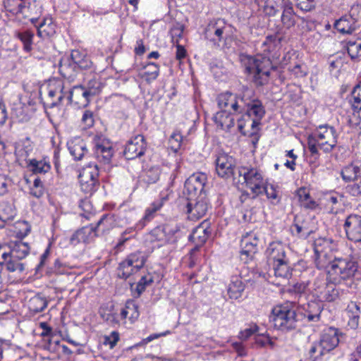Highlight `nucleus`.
I'll return each instance as SVG.
<instances>
[{"mask_svg": "<svg viewBox=\"0 0 361 361\" xmlns=\"http://www.w3.org/2000/svg\"><path fill=\"white\" fill-rule=\"evenodd\" d=\"M145 149L144 137L142 135H137L127 142L123 154L127 159H133L144 154Z\"/></svg>", "mask_w": 361, "mask_h": 361, "instance_id": "dca6fc26", "label": "nucleus"}, {"mask_svg": "<svg viewBox=\"0 0 361 361\" xmlns=\"http://www.w3.org/2000/svg\"><path fill=\"white\" fill-rule=\"evenodd\" d=\"M163 200H159L153 202L145 211V214L142 219L137 224L139 228H142L147 223L152 221L157 213L163 206Z\"/></svg>", "mask_w": 361, "mask_h": 361, "instance_id": "2f4dec72", "label": "nucleus"}, {"mask_svg": "<svg viewBox=\"0 0 361 361\" xmlns=\"http://www.w3.org/2000/svg\"><path fill=\"white\" fill-rule=\"evenodd\" d=\"M16 214L13 204L5 201L0 203V220L3 222L13 220Z\"/></svg>", "mask_w": 361, "mask_h": 361, "instance_id": "a19ab883", "label": "nucleus"}, {"mask_svg": "<svg viewBox=\"0 0 361 361\" xmlns=\"http://www.w3.org/2000/svg\"><path fill=\"white\" fill-rule=\"evenodd\" d=\"M336 285L331 282L327 284L324 276L317 278L314 282L313 295L318 298L319 302L335 301L338 299V294Z\"/></svg>", "mask_w": 361, "mask_h": 361, "instance_id": "f8f14e48", "label": "nucleus"}, {"mask_svg": "<svg viewBox=\"0 0 361 361\" xmlns=\"http://www.w3.org/2000/svg\"><path fill=\"white\" fill-rule=\"evenodd\" d=\"M341 200V198L338 194L330 193L326 195L322 201H324V204L329 209L330 212H335L334 206L337 205Z\"/></svg>", "mask_w": 361, "mask_h": 361, "instance_id": "603ef678", "label": "nucleus"}, {"mask_svg": "<svg viewBox=\"0 0 361 361\" xmlns=\"http://www.w3.org/2000/svg\"><path fill=\"white\" fill-rule=\"evenodd\" d=\"M153 282L152 276L150 275L143 276L141 277L140 281L137 282L135 292L137 293V297H139L142 293H143L146 287L150 285Z\"/></svg>", "mask_w": 361, "mask_h": 361, "instance_id": "4d7b16f0", "label": "nucleus"}, {"mask_svg": "<svg viewBox=\"0 0 361 361\" xmlns=\"http://www.w3.org/2000/svg\"><path fill=\"white\" fill-rule=\"evenodd\" d=\"M48 301L45 297L37 294L29 300L28 307L31 312L38 313L42 312L47 306Z\"/></svg>", "mask_w": 361, "mask_h": 361, "instance_id": "58836bf2", "label": "nucleus"}, {"mask_svg": "<svg viewBox=\"0 0 361 361\" xmlns=\"http://www.w3.org/2000/svg\"><path fill=\"white\" fill-rule=\"evenodd\" d=\"M347 313L349 317L348 325L352 329H356L358 326L360 307L355 302H352L347 307Z\"/></svg>", "mask_w": 361, "mask_h": 361, "instance_id": "ea45409f", "label": "nucleus"}, {"mask_svg": "<svg viewBox=\"0 0 361 361\" xmlns=\"http://www.w3.org/2000/svg\"><path fill=\"white\" fill-rule=\"evenodd\" d=\"M290 0H265L264 12L269 16H274L279 11L285 7V5L290 4Z\"/></svg>", "mask_w": 361, "mask_h": 361, "instance_id": "f704fd0d", "label": "nucleus"}, {"mask_svg": "<svg viewBox=\"0 0 361 361\" xmlns=\"http://www.w3.org/2000/svg\"><path fill=\"white\" fill-rule=\"evenodd\" d=\"M161 171L159 167L153 166L144 171L142 180L147 184L155 183L159 178Z\"/></svg>", "mask_w": 361, "mask_h": 361, "instance_id": "49530a36", "label": "nucleus"}, {"mask_svg": "<svg viewBox=\"0 0 361 361\" xmlns=\"http://www.w3.org/2000/svg\"><path fill=\"white\" fill-rule=\"evenodd\" d=\"M151 241H164L166 239L164 226H159L152 229L149 233Z\"/></svg>", "mask_w": 361, "mask_h": 361, "instance_id": "13d9d810", "label": "nucleus"}, {"mask_svg": "<svg viewBox=\"0 0 361 361\" xmlns=\"http://www.w3.org/2000/svg\"><path fill=\"white\" fill-rule=\"evenodd\" d=\"M335 28L343 34H351L356 30V20L351 16H344L336 20Z\"/></svg>", "mask_w": 361, "mask_h": 361, "instance_id": "cd10ccee", "label": "nucleus"}, {"mask_svg": "<svg viewBox=\"0 0 361 361\" xmlns=\"http://www.w3.org/2000/svg\"><path fill=\"white\" fill-rule=\"evenodd\" d=\"M276 37L274 36H268L262 43L264 52L270 53L275 47Z\"/></svg>", "mask_w": 361, "mask_h": 361, "instance_id": "338daca9", "label": "nucleus"}, {"mask_svg": "<svg viewBox=\"0 0 361 361\" xmlns=\"http://www.w3.org/2000/svg\"><path fill=\"white\" fill-rule=\"evenodd\" d=\"M87 231H89L86 228H82L75 231L70 238V243L73 245H76L81 241L85 242Z\"/></svg>", "mask_w": 361, "mask_h": 361, "instance_id": "bf43d9fd", "label": "nucleus"}, {"mask_svg": "<svg viewBox=\"0 0 361 361\" xmlns=\"http://www.w3.org/2000/svg\"><path fill=\"white\" fill-rule=\"evenodd\" d=\"M9 252H4L1 257L6 259L7 257L16 258L18 260L25 259L30 252V246L27 243L21 240L11 241L8 245Z\"/></svg>", "mask_w": 361, "mask_h": 361, "instance_id": "412c9836", "label": "nucleus"}, {"mask_svg": "<svg viewBox=\"0 0 361 361\" xmlns=\"http://www.w3.org/2000/svg\"><path fill=\"white\" fill-rule=\"evenodd\" d=\"M310 135L316 140L319 149L325 153L331 152L338 142L336 130L328 124L317 126Z\"/></svg>", "mask_w": 361, "mask_h": 361, "instance_id": "0eeeda50", "label": "nucleus"}, {"mask_svg": "<svg viewBox=\"0 0 361 361\" xmlns=\"http://www.w3.org/2000/svg\"><path fill=\"white\" fill-rule=\"evenodd\" d=\"M235 114L226 110H221L213 116V120L218 127L226 131L235 129Z\"/></svg>", "mask_w": 361, "mask_h": 361, "instance_id": "5701e85b", "label": "nucleus"}, {"mask_svg": "<svg viewBox=\"0 0 361 361\" xmlns=\"http://www.w3.org/2000/svg\"><path fill=\"white\" fill-rule=\"evenodd\" d=\"M113 221L114 220L112 216L109 215H104L97 222V226L88 231L89 232L91 231H94L96 232L104 233L105 232L109 231L111 228H112Z\"/></svg>", "mask_w": 361, "mask_h": 361, "instance_id": "a18cd8bd", "label": "nucleus"}, {"mask_svg": "<svg viewBox=\"0 0 361 361\" xmlns=\"http://www.w3.org/2000/svg\"><path fill=\"white\" fill-rule=\"evenodd\" d=\"M217 104L221 110L243 114L238 118L237 129L244 135L256 133L265 114L261 101L255 96V91L247 87H243L238 94L230 92L220 94Z\"/></svg>", "mask_w": 361, "mask_h": 361, "instance_id": "f257e3e1", "label": "nucleus"}, {"mask_svg": "<svg viewBox=\"0 0 361 361\" xmlns=\"http://www.w3.org/2000/svg\"><path fill=\"white\" fill-rule=\"evenodd\" d=\"M94 154L100 163L109 164L114 154V149L109 143L102 140L96 144Z\"/></svg>", "mask_w": 361, "mask_h": 361, "instance_id": "a878e982", "label": "nucleus"}, {"mask_svg": "<svg viewBox=\"0 0 361 361\" xmlns=\"http://www.w3.org/2000/svg\"><path fill=\"white\" fill-rule=\"evenodd\" d=\"M322 310L323 305L319 301H312L307 303V307L305 309L304 317L307 318L308 322H318L320 319Z\"/></svg>", "mask_w": 361, "mask_h": 361, "instance_id": "7c9ffc66", "label": "nucleus"}, {"mask_svg": "<svg viewBox=\"0 0 361 361\" xmlns=\"http://www.w3.org/2000/svg\"><path fill=\"white\" fill-rule=\"evenodd\" d=\"M146 259L145 255L142 252L137 251L130 254L119 264L118 268V277L124 279H128L143 267Z\"/></svg>", "mask_w": 361, "mask_h": 361, "instance_id": "6e6552de", "label": "nucleus"}, {"mask_svg": "<svg viewBox=\"0 0 361 361\" xmlns=\"http://www.w3.org/2000/svg\"><path fill=\"white\" fill-rule=\"evenodd\" d=\"M6 269L10 272L22 273L25 270V264L16 258L10 257L6 264Z\"/></svg>", "mask_w": 361, "mask_h": 361, "instance_id": "5fc2aeb1", "label": "nucleus"}, {"mask_svg": "<svg viewBox=\"0 0 361 361\" xmlns=\"http://www.w3.org/2000/svg\"><path fill=\"white\" fill-rule=\"evenodd\" d=\"M297 6L305 11H310L315 6L314 0H295Z\"/></svg>", "mask_w": 361, "mask_h": 361, "instance_id": "69168bd1", "label": "nucleus"}, {"mask_svg": "<svg viewBox=\"0 0 361 361\" xmlns=\"http://www.w3.org/2000/svg\"><path fill=\"white\" fill-rule=\"evenodd\" d=\"M34 36V32L30 30H18L14 32V37L22 42L23 50L26 52H30L32 49Z\"/></svg>", "mask_w": 361, "mask_h": 361, "instance_id": "c9c22d12", "label": "nucleus"}, {"mask_svg": "<svg viewBox=\"0 0 361 361\" xmlns=\"http://www.w3.org/2000/svg\"><path fill=\"white\" fill-rule=\"evenodd\" d=\"M235 165V159L232 156L219 154L216 159V172L221 178H231L234 174Z\"/></svg>", "mask_w": 361, "mask_h": 361, "instance_id": "2eb2a0df", "label": "nucleus"}, {"mask_svg": "<svg viewBox=\"0 0 361 361\" xmlns=\"http://www.w3.org/2000/svg\"><path fill=\"white\" fill-rule=\"evenodd\" d=\"M171 42L176 47V59L179 61L180 65V29L178 27H174L171 30Z\"/></svg>", "mask_w": 361, "mask_h": 361, "instance_id": "3c124183", "label": "nucleus"}, {"mask_svg": "<svg viewBox=\"0 0 361 361\" xmlns=\"http://www.w3.org/2000/svg\"><path fill=\"white\" fill-rule=\"evenodd\" d=\"M346 47L348 54L351 59L356 61L361 60V39H357L355 41H347Z\"/></svg>", "mask_w": 361, "mask_h": 361, "instance_id": "37998d69", "label": "nucleus"}, {"mask_svg": "<svg viewBox=\"0 0 361 361\" xmlns=\"http://www.w3.org/2000/svg\"><path fill=\"white\" fill-rule=\"evenodd\" d=\"M145 68L146 71L144 74L145 80L147 82L155 80L159 75V68L157 64L154 63H148Z\"/></svg>", "mask_w": 361, "mask_h": 361, "instance_id": "864d4df0", "label": "nucleus"}, {"mask_svg": "<svg viewBox=\"0 0 361 361\" xmlns=\"http://www.w3.org/2000/svg\"><path fill=\"white\" fill-rule=\"evenodd\" d=\"M37 29V35L42 38L52 37L56 33V25L51 18H44L39 25H35Z\"/></svg>", "mask_w": 361, "mask_h": 361, "instance_id": "c85d7f7f", "label": "nucleus"}, {"mask_svg": "<svg viewBox=\"0 0 361 361\" xmlns=\"http://www.w3.org/2000/svg\"><path fill=\"white\" fill-rule=\"evenodd\" d=\"M245 285L238 276H233L228 287V294L231 299H238L242 296Z\"/></svg>", "mask_w": 361, "mask_h": 361, "instance_id": "473e14b6", "label": "nucleus"}, {"mask_svg": "<svg viewBox=\"0 0 361 361\" xmlns=\"http://www.w3.org/2000/svg\"><path fill=\"white\" fill-rule=\"evenodd\" d=\"M49 106L52 108L61 105L63 101L77 108L86 107L91 98L88 96L83 85L74 86L71 90H65L64 83L60 80H53L47 87Z\"/></svg>", "mask_w": 361, "mask_h": 361, "instance_id": "f03ea898", "label": "nucleus"}, {"mask_svg": "<svg viewBox=\"0 0 361 361\" xmlns=\"http://www.w3.org/2000/svg\"><path fill=\"white\" fill-rule=\"evenodd\" d=\"M271 265L276 278L288 279L291 276L292 268L288 258L281 259V261L272 264Z\"/></svg>", "mask_w": 361, "mask_h": 361, "instance_id": "c756f323", "label": "nucleus"}, {"mask_svg": "<svg viewBox=\"0 0 361 361\" xmlns=\"http://www.w3.org/2000/svg\"><path fill=\"white\" fill-rule=\"evenodd\" d=\"M99 176V169L97 164H89L83 168L79 175V180L82 190L85 193H92Z\"/></svg>", "mask_w": 361, "mask_h": 361, "instance_id": "4468645a", "label": "nucleus"}, {"mask_svg": "<svg viewBox=\"0 0 361 361\" xmlns=\"http://www.w3.org/2000/svg\"><path fill=\"white\" fill-rule=\"evenodd\" d=\"M30 167L35 173H45L50 169V165L45 161L36 159L30 160Z\"/></svg>", "mask_w": 361, "mask_h": 361, "instance_id": "8fccbe9b", "label": "nucleus"}, {"mask_svg": "<svg viewBox=\"0 0 361 361\" xmlns=\"http://www.w3.org/2000/svg\"><path fill=\"white\" fill-rule=\"evenodd\" d=\"M258 331V326L256 324L251 325L240 333V338L246 340Z\"/></svg>", "mask_w": 361, "mask_h": 361, "instance_id": "774afa93", "label": "nucleus"}, {"mask_svg": "<svg viewBox=\"0 0 361 361\" xmlns=\"http://www.w3.org/2000/svg\"><path fill=\"white\" fill-rule=\"evenodd\" d=\"M351 95L353 112L349 116L348 122L352 126H358L361 123V82L353 88Z\"/></svg>", "mask_w": 361, "mask_h": 361, "instance_id": "a211bd4d", "label": "nucleus"}, {"mask_svg": "<svg viewBox=\"0 0 361 361\" xmlns=\"http://www.w3.org/2000/svg\"><path fill=\"white\" fill-rule=\"evenodd\" d=\"M21 10L20 14L23 18H28L34 25L38 21L42 14V6L35 0H26V4H23Z\"/></svg>", "mask_w": 361, "mask_h": 361, "instance_id": "393cba45", "label": "nucleus"}, {"mask_svg": "<svg viewBox=\"0 0 361 361\" xmlns=\"http://www.w3.org/2000/svg\"><path fill=\"white\" fill-rule=\"evenodd\" d=\"M169 149L173 153L176 154L180 149V133L178 131L171 134L169 139Z\"/></svg>", "mask_w": 361, "mask_h": 361, "instance_id": "6e6d98bb", "label": "nucleus"}, {"mask_svg": "<svg viewBox=\"0 0 361 361\" xmlns=\"http://www.w3.org/2000/svg\"><path fill=\"white\" fill-rule=\"evenodd\" d=\"M259 242L257 234L251 232L243 235L241 239V256L252 257L257 251V245Z\"/></svg>", "mask_w": 361, "mask_h": 361, "instance_id": "b1692460", "label": "nucleus"}, {"mask_svg": "<svg viewBox=\"0 0 361 361\" xmlns=\"http://www.w3.org/2000/svg\"><path fill=\"white\" fill-rule=\"evenodd\" d=\"M81 122L85 128L92 127L94 123L93 113L90 110H85L82 114Z\"/></svg>", "mask_w": 361, "mask_h": 361, "instance_id": "0e129e2a", "label": "nucleus"}, {"mask_svg": "<svg viewBox=\"0 0 361 361\" xmlns=\"http://www.w3.org/2000/svg\"><path fill=\"white\" fill-rule=\"evenodd\" d=\"M240 61L246 71L252 77L257 85H263L269 80L272 63L268 56L241 55Z\"/></svg>", "mask_w": 361, "mask_h": 361, "instance_id": "7ed1b4c3", "label": "nucleus"}, {"mask_svg": "<svg viewBox=\"0 0 361 361\" xmlns=\"http://www.w3.org/2000/svg\"><path fill=\"white\" fill-rule=\"evenodd\" d=\"M207 181V176L203 173H195L188 178L185 182V190L191 197L198 192H202Z\"/></svg>", "mask_w": 361, "mask_h": 361, "instance_id": "aec40b11", "label": "nucleus"}, {"mask_svg": "<svg viewBox=\"0 0 361 361\" xmlns=\"http://www.w3.org/2000/svg\"><path fill=\"white\" fill-rule=\"evenodd\" d=\"M339 341L338 329L329 327L323 331L319 343L314 345L310 353L312 355L318 353L319 355H323L334 349L338 345Z\"/></svg>", "mask_w": 361, "mask_h": 361, "instance_id": "1a4fd4ad", "label": "nucleus"}, {"mask_svg": "<svg viewBox=\"0 0 361 361\" xmlns=\"http://www.w3.org/2000/svg\"><path fill=\"white\" fill-rule=\"evenodd\" d=\"M269 264H272L281 259H287L286 247L281 242L276 241L269 243L265 252Z\"/></svg>", "mask_w": 361, "mask_h": 361, "instance_id": "4be33fe9", "label": "nucleus"}, {"mask_svg": "<svg viewBox=\"0 0 361 361\" xmlns=\"http://www.w3.org/2000/svg\"><path fill=\"white\" fill-rule=\"evenodd\" d=\"M328 279L329 282L341 285L345 281H351L357 271V263L348 258H335L328 263Z\"/></svg>", "mask_w": 361, "mask_h": 361, "instance_id": "20e7f679", "label": "nucleus"}, {"mask_svg": "<svg viewBox=\"0 0 361 361\" xmlns=\"http://www.w3.org/2000/svg\"><path fill=\"white\" fill-rule=\"evenodd\" d=\"M334 247V242L329 238H319L314 240V250L315 255V264L319 269H325L328 266L329 259L327 257Z\"/></svg>", "mask_w": 361, "mask_h": 361, "instance_id": "9b49d317", "label": "nucleus"}, {"mask_svg": "<svg viewBox=\"0 0 361 361\" xmlns=\"http://www.w3.org/2000/svg\"><path fill=\"white\" fill-rule=\"evenodd\" d=\"M255 344L258 347L264 348L269 346L273 348L274 346V341L269 335H258L255 337Z\"/></svg>", "mask_w": 361, "mask_h": 361, "instance_id": "680f3d73", "label": "nucleus"}, {"mask_svg": "<svg viewBox=\"0 0 361 361\" xmlns=\"http://www.w3.org/2000/svg\"><path fill=\"white\" fill-rule=\"evenodd\" d=\"M84 86L85 90L87 92L88 96L92 99L93 97L98 94L102 90V83L97 79L93 78L90 80Z\"/></svg>", "mask_w": 361, "mask_h": 361, "instance_id": "09e8293b", "label": "nucleus"}, {"mask_svg": "<svg viewBox=\"0 0 361 361\" xmlns=\"http://www.w3.org/2000/svg\"><path fill=\"white\" fill-rule=\"evenodd\" d=\"M186 206L187 218L189 221L193 222L202 218L208 209L207 202L203 198H199L195 202H192L190 200V197H187Z\"/></svg>", "mask_w": 361, "mask_h": 361, "instance_id": "f3484780", "label": "nucleus"}, {"mask_svg": "<svg viewBox=\"0 0 361 361\" xmlns=\"http://www.w3.org/2000/svg\"><path fill=\"white\" fill-rule=\"evenodd\" d=\"M292 233L300 238H306L312 233V230L307 226L305 221L300 222L298 219L295 220V224L291 226Z\"/></svg>", "mask_w": 361, "mask_h": 361, "instance_id": "c03bdc74", "label": "nucleus"}, {"mask_svg": "<svg viewBox=\"0 0 361 361\" xmlns=\"http://www.w3.org/2000/svg\"><path fill=\"white\" fill-rule=\"evenodd\" d=\"M283 11L282 15L281 17V23L284 27L286 28H290L295 25V13L293 11V4H288L285 5V7L281 8Z\"/></svg>", "mask_w": 361, "mask_h": 361, "instance_id": "e433bc0d", "label": "nucleus"}, {"mask_svg": "<svg viewBox=\"0 0 361 361\" xmlns=\"http://www.w3.org/2000/svg\"><path fill=\"white\" fill-rule=\"evenodd\" d=\"M297 196L301 205L307 209H314L318 204L310 197L309 191L301 188L297 191Z\"/></svg>", "mask_w": 361, "mask_h": 361, "instance_id": "4c0bfd02", "label": "nucleus"}, {"mask_svg": "<svg viewBox=\"0 0 361 361\" xmlns=\"http://www.w3.org/2000/svg\"><path fill=\"white\" fill-rule=\"evenodd\" d=\"M360 168L353 164L345 166L341 171L343 179L346 182L355 180L360 173Z\"/></svg>", "mask_w": 361, "mask_h": 361, "instance_id": "de8ad7c7", "label": "nucleus"}, {"mask_svg": "<svg viewBox=\"0 0 361 361\" xmlns=\"http://www.w3.org/2000/svg\"><path fill=\"white\" fill-rule=\"evenodd\" d=\"M30 194L37 198H39L44 194L42 182L39 178L34 180L33 185L30 188Z\"/></svg>", "mask_w": 361, "mask_h": 361, "instance_id": "052dcab7", "label": "nucleus"}, {"mask_svg": "<svg viewBox=\"0 0 361 361\" xmlns=\"http://www.w3.org/2000/svg\"><path fill=\"white\" fill-rule=\"evenodd\" d=\"M23 4H26V0H4L3 5L4 11L13 16L20 14L22 11Z\"/></svg>", "mask_w": 361, "mask_h": 361, "instance_id": "79ce46f5", "label": "nucleus"}, {"mask_svg": "<svg viewBox=\"0 0 361 361\" xmlns=\"http://www.w3.org/2000/svg\"><path fill=\"white\" fill-rule=\"evenodd\" d=\"M344 228L349 240L361 242V216L350 215L345 221Z\"/></svg>", "mask_w": 361, "mask_h": 361, "instance_id": "6ab92c4d", "label": "nucleus"}, {"mask_svg": "<svg viewBox=\"0 0 361 361\" xmlns=\"http://www.w3.org/2000/svg\"><path fill=\"white\" fill-rule=\"evenodd\" d=\"M68 149L75 160H81L87 152V145L80 137H75L67 142Z\"/></svg>", "mask_w": 361, "mask_h": 361, "instance_id": "bb28decb", "label": "nucleus"}, {"mask_svg": "<svg viewBox=\"0 0 361 361\" xmlns=\"http://www.w3.org/2000/svg\"><path fill=\"white\" fill-rule=\"evenodd\" d=\"M71 59L73 63L80 69H88L92 63L86 53L78 49L71 51Z\"/></svg>", "mask_w": 361, "mask_h": 361, "instance_id": "72a5a7b5", "label": "nucleus"}, {"mask_svg": "<svg viewBox=\"0 0 361 361\" xmlns=\"http://www.w3.org/2000/svg\"><path fill=\"white\" fill-rule=\"evenodd\" d=\"M232 33V26L222 19L211 22L207 26L204 32L205 37L218 47L223 39H227Z\"/></svg>", "mask_w": 361, "mask_h": 361, "instance_id": "9d476101", "label": "nucleus"}, {"mask_svg": "<svg viewBox=\"0 0 361 361\" xmlns=\"http://www.w3.org/2000/svg\"><path fill=\"white\" fill-rule=\"evenodd\" d=\"M272 321L275 328L281 331L293 329L297 325V315L291 302L276 305L272 310Z\"/></svg>", "mask_w": 361, "mask_h": 361, "instance_id": "423d86ee", "label": "nucleus"}, {"mask_svg": "<svg viewBox=\"0 0 361 361\" xmlns=\"http://www.w3.org/2000/svg\"><path fill=\"white\" fill-rule=\"evenodd\" d=\"M210 233L208 224L205 221L202 222L197 226L192 228V233L188 236L189 240L195 244L194 248L190 250V267H192L195 263V259L194 257L195 252L198 250L199 247L206 242L210 235Z\"/></svg>", "mask_w": 361, "mask_h": 361, "instance_id": "ddd939ff", "label": "nucleus"}, {"mask_svg": "<svg viewBox=\"0 0 361 361\" xmlns=\"http://www.w3.org/2000/svg\"><path fill=\"white\" fill-rule=\"evenodd\" d=\"M263 192H264L267 198L271 201L276 200L278 199V191L276 188L273 184L268 183L267 180L263 188Z\"/></svg>", "mask_w": 361, "mask_h": 361, "instance_id": "e2e57ef3", "label": "nucleus"}, {"mask_svg": "<svg viewBox=\"0 0 361 361\" xmlns=\"http://www.w3.org/2000/svg\"><path fill=\"white\" fill-rule=\"evenodd\" d=\"M238 173L255 197L263 193V188L267 180L260 165L255 163L242 165L238 168Z\"/></svg>", "mask_w": 361, "mask_h": 361, "instance_id": "39448f33", "label": "nucleus"}]
</instances>
